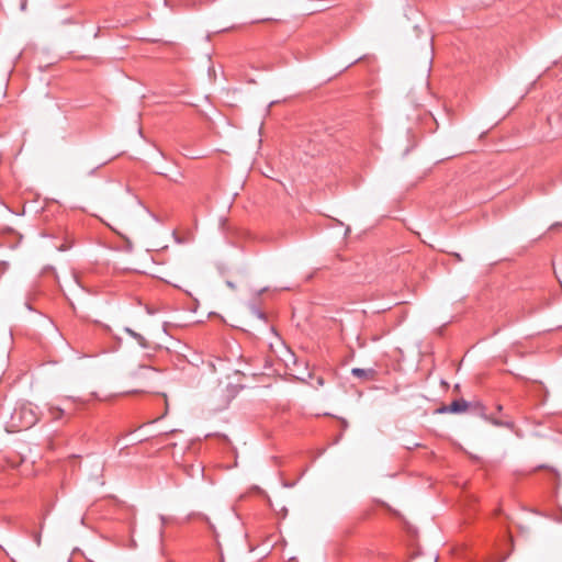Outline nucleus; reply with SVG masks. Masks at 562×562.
Listing matches in <instances>:
<instances>
[{
  "label": "nucleus",
  "instance_id": "obj_1",
  "mask_svg": "<svg viewBox=\"0 0 562 562\" xmlns=\"http://www.w3.org/2000/svg\"><path fill=\"white\" fill-rule=\"evenodd\" d=\"M38 420L34 407L27 403L22 404L12 415L10 422V431H21L33 427Z\"/></svg>",
  "mask_w": 562,
  "mask_h": 562
},
{
  "label": "nucleus",
  "instance_id": "obj_2",
  "mask_svg": "<svg viewBox=\"0 0 562 562\" xmlns=\"http://www.w3.org/2000/svg\"><path fill=\"white\" fill-rule=\"evenodd\" d=\"M127 201L123 196H110L102 202V209L110 216L121 220L124 216Z\"/></svg>",
  "mask_w": 562,
  "mask_h": 562
},
{
  "label": "nucleus",
  "instance_id": "obj_3",
  "mask_svg": "<svg viewBox=\"0 0 562 562\" xmlns=\"http://www.w3.org/2000/svg\"><path fill=\"white\" fill-rule=\"evenodd\" d=\"M270 347L276 358L282 361L285 366H288L289 362L294 361V355L282 341L278 340L276 346L270 344Z\"/></svg>",
  "mask_w": 562,
  "mask_h": 562
},
{
  "label": "nucleus",
  "instance_id": "obj_4",
  "mask_svg": "<svg viewBox=\"0 0 562 562\" xmlns=\"http://www.w3.org/2000/svg\"><path fill=\"white\" fill-rule=\"evenodd\" d=\"M471 407V404L468 403L465 400H454L449 405L442 406L438 409L439 413H463L468 411Z\"/></svg>",
  "mask_w": 562,
  "mask_h": 562
},
{
  "label": "nucleus",
  "instance_id": "obj_5",
  "mask_svg": "<svg viewBox=\"0 0 562 562\" xmlns=\"http://www.w3.org/2000/svg\"><path fill=\"white\" fill-rule=\"evenodd\" d=\"M351 374L356 378L370 381V380H374L376 371L372 368H370V369L353 368L351 370Z\"/></svg>",
  "mask_w": 562,
  "mask_h": 562
},
{
  "label": "nucleus",
  "instance_id": "obj_6",
  "mask_svg": "<svg viewBox=\"0 0 562 562\" xmlns=\"http://www.w3.org/2000/svg\"><path fill=\"white\" fill-rule=\"evenodd\" d=\"M475 409L480 411V414L483 418H485L486 420L491 422L493 425L495 426H498V427H507V428H513L514 424L510 423V422H502L499 419H496V418H491V417H487L485 414H484V407L481 405V404H476L474 406Z\"/></svg>",
  "mask_w": 562,
  "mask_h": 562
},
{
  "label": "nucleus",
  "instance_id": "obj_7",
  "mask_svg": "<svg viewBox=\"0 0 562 562\" xmlns=\"http://www.w3.org/2000/svg\"><path fill=\"white\" fill-rule=\"evenodd\" d=\"M125 331L131 335L133 338H135L138 344L143 347H146L147 346V342H146V339L140 335V334H137L135 333L134 330H132L131 328H125Z\"/></svg>",
  "mask_w": 562,
  "mask_h": 562
},
{
  "label": "nucleus",
  "instance_id": "obj_8",
  "mask_svg": "<svg viewBox=\"0 0 562 562\" xmlns=\"http://www.w3.org/2000/svg\"><path fill=\"white\" fill-rule=\"evenodd\" d=\"M49 413L53 416V418L57 419L64 414V411L59 407H50Z\"/></svg>",
  "mask_w": 562,
  "mask_h": 562
},
{
  "label": "nucleus",
  "instance_id": "obj_9",
  "mask_svg": "<svg viewBox=\"0 0 562 562\" xmlns=\"http://www.w3.org/2000/svg\"><path fill=\"white\" fill-rule=\"evenodd\" d=\"M145 371H146V372H148V371H150V369H149V368H147V367H143V366H140V367H138V369H137V370L133 371V372L131 373V375H132L133 378H139V376L142 375V373H143V372H145Z\"/></svg>",
  "mask_w": 562,
  "mask_h": 562
},
{
  "label": "nucleus",
  "instance_id": "obj_10",
  "mask_svg": "<svg viewBox=\"0 0 562 562\" xmlns=\"http://www.w3.org/2000/svg\"><path fill=\"white\" fill-rule=\"evenodd\" d=\"M227 285H228L229 288H232V289H234V288H235V286H234V284H233L232 282H229V281H227Z\"/></svg>",
  "mask_w": 562,
  "mask_h": 562
},
{
  "label": "nucleus",
  "instance_id": "obj_11",
  "mask_svg": "<svg viewBox=\"0 0 562 562\" xmlns=\"http://www.w3.org/2000/svg\"><path fill=\"white\" fill-rule=\"evenodd\" d=\"M317 383H318V385H322L323 384V380L318 378Z\"/></svg>",
  "mask_w": 562,
  "mask_h": 562
},
{
  "label": "nucleus",
  "instance_id": "obj_12",
  "mask_svg": "<svg viewBox=\"0 0 562 562\" xmlns=\"http://www.w3.org/2000/svg\"><path fill=\"white\" fill-rule=\"evenodd\" d=\"M496 408L498 412H501L503 407H502V405L498 404Z\"/></svg>",
  "mask_w": 562,
  "mask_h": 562
},
{
  "label": "nucleus",
  "instance_id": "obj_13",
  "mask_svg": "<svg viewBox=\"0 0 562 562\" xmlns=\"http://www.w3.org/2000/svg\"><path fill=\"white\" fill-rule=\"evenodd\" d=\"M36 542H37V544H40V542H41L40 536L36 538Z\"/></svg>",
  "mask_w": 562,
  "mask_h": 562
}]
</instances>
